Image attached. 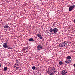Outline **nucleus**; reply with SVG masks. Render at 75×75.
Segmentation results:
<instances>
[{"label": "nucleus", "instance_id": "obj_1", "mask_svg": "<svg viewBox=\"0 0 75 75\" xmlns=\"http://www.w3.org/2000/svg\"><path fill=\"white\" fill-rule=\"evenodd\" d=\"M67 44H68V41H64L63 42L60 43L59 45V46L60 47L62 48L67 46Z\"/></svg>", "mask_w": 75, "mask_h": 75}, {"label": "nucleus", "instance_id": "obj_2", "mask_svg": "<svg viewBox=\"0 0 75 75\" xmlns=\"http://www.w3.org/2000/svg\"><path fill=\"white\" fill-rule=\"evenodd\" d=\"M55 69L54 68L52 70V71H47V74H48L49 75H54L55 72Z\"/></svg>", "mask_w": 75, "mask_h": 75}, {"label": "nucleus", "instance_id": "obj_3", "mask_svg": "<svg viewBox=\"0 0 75 75\" xmlns=\"http://www.w3.org/2000/svg\"><path fill=\"white\" fill-rule=\"evenodd\" d=\"M75 5H73V6H70L69 7V11H71V10H72L73 9V8H75Z\"/></svg>", "mask_w": 75, "mask_h": 75}, {"label": "nucleus", "instance_id": "obj_4", "mask_svg": "<svg viewBox=\"0 0 75 75\" xmlns=\"http://www.w3.org/2000/svg\"><path fill=\"white\" fill-rule=\"evenodd\" d=\"M67 74V72L66 70H62L61 72V74L62 75H66Z\"/></svg>", "mask_w": 75, "mask_h": 75}, {"label": "nucleus", "instance_id": "obj_5", "mask_svg": "<svg viewBox=\"0 0 75 75\" xmlns=\"http://www.w3.org/2000/svg\"><path fill=\"white\" fill-rule=\"evenodd\" d=\"M43 47V46H41V45H39L37 46V50H40L42 49Z\"/></svg>", "mask_w": 75, "mask_h": 75}, {"label": "nucleus", "instance_id": "obj_6", "mask_svg": "<svg viewBox=\"0 0 75 75\" xmlns=\"http://www.w3.org/2000/svg\"><path fill=\"white\" fill-rule=\"evenodd\" d=\"M58 31V30L57 28H54L53 29V32L54 33H56L57 31Z\"/></svg>", "mask_w": 75, "mask_h": 75}, {"label": "nucleus", "instance_id": "obj_7", "mask_svg": "<svg viewBox=\"0 0 75 75\" xmlns=\"http://www.w3.org/2000/svg\"><path fill=\"white\" fill-rule=\"evenodd\" d=\"M37 36L38 37L40 38V39H41V40H42V39L43 38V37H42V36H41V35L40 34H38Z\"/></svg>", "mask_w": 75, "mask_h": 75}, {"label": "nucleus", "instance_id": "obj_8", "mask_svg": "<svg viewBox=\"0 0 75 75\" xmlns=\"http://www.w3.org/2000/svg\"><path fill=\"white\" fill-rule=\"evenodd\" d=\"M4 28H6L7 29H8V30L9 29V28H10L9 25H5L4 26Z\"/></svg>", "mask_w": 75, "mask_h": 75}, {"label": "nucleus", "instance_id": "obj_9", "mask_svg": "<svg viewBox=\"0 0 75 75\" xmlns=\"http://www.w3.org/2000/svg\"><path fill=\"white\" fill-rule=\"evenodd\" d=\"M7 44L6 43H4L3 44V47L5 48H7Z\"/></svg>", "mask_w": 75, "mask_h": 75}, {"label": "nucleus", "instance_id": "obj_10", "mask_svg": "<svg viewBox=\"0 0 75 75\" xmlns=\"http://www.w3.org/2000/svg\"><path fill=\"white\" fill-rule=\"evenodd\" d=\"M65 62L66 63H67V64H68V63H69V62H71V60H67Z\"/></svg>", "mask_w": 75, "mask_h": 75}, {"label": "nucleus", "instance_id": "obj_11", "mask_svg": "<svg viewBox=\"0 0 75 75\" xmlns=\"http://www.w3.org/2000/svg\"><path fill=\"white\" fill-rule=\"evenodd\" d=\"M71 58H72V57L70 56H68L67 57V59H68L70 60L71 59Z\"/></svg>", "mask_w": 75, "mask_h": 75}, {"label": "nucleus", "instance_id": "obj_12", "mask_svg": "<svg viewBox=\"0 0 75 75\" xmlns=\"http://www.w3.org/2000/svg\"><path fill=\"white\" fill-rule=\"evenodd\" d=\"M8 49L9 50H11L13 48L11 46V47H10L9 46H7V47Z\"/></svg>", "mask_w": 75, "mask_h": 75}, {"label": "nucleus", "instance_id": "obj_13", "mask_svg": "<svg viewBox=\"0 0 75 75\" xmlns=\"http://www.w3.org/2000/svg\"><path fill=\"white\" fill-rule=\"evenodd\" d=\"M49 31H50V33H52V32H53L54 31L53 29H52V28L50 29L49 30Z\"/></svg>", "mask_w": 75, "mask_h": 75}, {"label": "nucleus", "instance_id": "obj_14", "mask_svg": "<svg viewBox=\"0 0 75 75\" xmlns=\"http://www.w3.org/2000/svg\"><path fill=\"white\" fill-rule=\"evenodd\" d=\"M29 41H34V39H33V38H30L29 39Z\"/></svg>", "mask_w": 75, "mask_h": 75}, {"label": "nucleus", "instance_id": "obj_15", "mask_svg": "<svg viewBox=\"0 0 75 75\" xmlns=\"http://www.w3.org/2000/svg\"><path fill=\"white\" fill-rule=\"evenodd\" d=\"M23 50H26L28 49V47H25L23 48Z\"/></svg>", "mask_w": 75, "mask_h": 75}, {"label": "nucleus", "instance_id": "obj_16", "mask_svg": "<svg viewBox=\"0 0 75 75\" xmlns=\"http://www.w3.org/2000/svg\"><path fill=\"white\" fill-rule=\"evenodd\" d=\"M59 65H61L63 64V63L62 62V61H60L59 62Z\"/></svg>", "mask_w": 75, "mask_h": 75}, {"label": "nucleus", "instance_id": "obj_17", "mask_svg": "<svg viewBox=\"0 0 75 75\" xmlns=\"http://www.w3.org/2000/svg\"><path fill=\"white\" fill-rule=\"evenodd\" d=\"M36 68V67L35 66H33L32 67V69L33 70H35V69Z\"/></svg>", "mask_w": 75, "mask_h": 75}, {"label": "nucleus", "instance_id": "obj_18", "mask_svg": "<svg viewBox=\"0 0 75 75\" xmlns=\"http://www.w3.org/2000/svg\"><path fill=\"white\" fill-rule=\"evenodd\" d=\"M4 71H7V67H5L4 69Z\"/></svg>", "mask_w": 75, "mask_h": 75}, {"label": "nucleus", "instance_id": "obj_19", "mask_svg": "<svg viewBox=\"0 0 75 75\" xmlns=\"http://www.w3.org/2000/svg\"><path fill=\"white\" fill-rule=\"evenodd\" d=\"M47 71H51V69L50 68H49L48 69Z\"/></svg>", "mask_w": 75, "mask_h": 75}, {"label": "nucleus", "instance_id": "obj_20", "mask_svg": "<svg viewBox=\"0 0 75 75\" xmlns=\"http://www.w3.org/2000/svg\"><path fill=\"white\" fill-rule=\"evenodd\" d=\"M15 65H16V66H18L19 67V65H18V64L17 63H15Z\"/></svg>", "mask_w": 75, "mask_h": 75}, {"label": "nucleus", "instance_id": "obj_21", "mask_svg": "<svg viewBox=\"0 0 75 75\" xmlns=\"http://www.w3.org/2000/svg\"><path fill=\"white\" fill-rule=\"evenodd\" d=\"M16 69H18V68H19V67H16Z\"/></svg>", "mask_w": 75, "mask_h": 75}, {"label": "nucleus", "instance_id": "obj_22", "mask_svg": "<svg viewBox=\"0 0 75 75\" xmlns=\"http://www.w3.org/2000/svg\"><path fill=\"white\" fill-rule=\"evenodd\" d=\"M73 22L74 23H75V19L73 21Z\"/></svg>", "mask_w": 75, "mask_h": 75}, {"label": "nucleus", "instance_id": "obj_23", "mask_svg": "<svg viewBox=\"0 0 75 75\" xmlns=\"http://www.w3.org/2000/svg\"><path fill=\"white\" fill-rule=\"evenodd\" d=\"M17 62V63H18V62H19V61H18V60L17 61V62Z\"/></svg>", "mask_w": 75, "mask_h": 75}, {"label": "nucleus", "instance_id": "obj_24", "mask_svg": "<svg viewBox=\"0 0 75 75\" xmlns=\"http://www.w3.org/2000/svg\"><path fill=\"white\" fill-rule=\"evenodd\" d=\"M73 66L74 67H75V64H74L73 65Z\"/></svg>", "mask_w": 75, "mask_h": 75}, {"label": "nucleus", "instance_id": "obj_25", "mask_svg": "<svg viewBox=\"0 0 75 75\" xmlns=\"http://www.w3.org/2000/svg\"><path fill=\"white\" fill-rule=\"evenodd\" d=\"M14 67H16V68L17 67H16V65L14 66Z\"/></svg>", "mask_w": 75, "mask_h": 75}, {"label": "nucleus", "instance_id": "obj_26", "mask_svg": "<svg viewBox=\"0 0 75 75\" xmlns=\"http://www.w3.org/2000/svg\"><path fill=\"white\" fill-rule=\"evenodd\" d=\"M1 67V64H0V67Z\"/></svg>", "mask_w": 75, "mask_h": 75}, {"label": "nucleus", "instance_id": "obj_27", "mask_svg": "<svg viewBox=\"0 0 75 75\" xmlns=\"http://www.w3.org/2000/svg\"><path fill=\"white\" fill-rule=\"evenodd\" d=\"M0 47H1V46H0Z\"/></svg>", "mask_w": 75, "mask_h": 75}]
</instances>
